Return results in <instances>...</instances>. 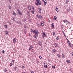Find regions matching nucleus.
<instances>
[{
  "label": "nucleus",
  "instance_id": "25",
  "mask_svg": "<svg viewBox=\"0 0 73 73\" xmlns=\"http://www.w3.org/2000/svg\"><path fill=\"white\" fill-rule=\"evenodd\" d=\"M4 27L5 28H7V26L6 25H4Z\"/></svg>",
  "mask_w": 73,
  "mask_h": 73
},
{
  "label": "nucleus",
  "instance_id": "48",
  "mask_svg": "<svg viewBox=\"0 0 73 73\" xmlns=\"http://www.w3.org/2000/svg\"><path fill=\"white\" fill-rule=\"evenodd\" d=\"M42 36L43 38H44V35H42Z\"/></svg>",
  "mask_w": 73,
  "mask_h": 73
},
{
  "label": "nucleus",
  "instance_id": "28",
  "mask_svg": "<svg viewBox=\"0 0 73 73\" xmlns=\"http://www.w3.org/2000/svg\"><path fill=\"white\" fill-rule=\"evenodd\" d=\"M38 10L39 11H41V8L40 7H38Z\"/></svg>",
  "mask_w": 73,
  "mask_h": 73
},
{
  "label": "nucleus",
  "instance_id": "34",
  "mask_svg": "<svg viewBox=\"0 0 73 73\" xmlns=\"http://www.w3.org/2000/svg\"><path fill=\"white\" fill-rule=\"evenodd\" d=\"M13 14L14 15H16V13H15V12H14L13 13Z\"/></svg>",
  "mask_w": 73,
  "mask_h": 73
},
{
  "label": "nucleus",
  "instance_id": "35",
  "mask_svg": "<svg viewBox=\"0 0 73 73\" xmlns=\"http://www.w3.org/2000/svg\"><path fill=\"white\" fill-rule=\"evenodd\" d=\"M31 32H33V29H31Z\"/></svg>",
  "mask_w": 73,
  "mask_h": 73
},
{
  "label": "nucleus",
  "instance_id": "8",
  "mask_svg": "<svg viewBox=\"0 0 73 73\" xmlns=\"http://www.w3.org/2000/svg\"><path fill=\"white\" fill-rule=\"evenodd\" d=\"M56 50L54 49H53L52 50V53H56Z\"/></svg>",
  "mask_w": 73,
  "mask_h": 73
},
{
  "label": "nucleus",
  "instance_id": "51",
  "mask_svg": "<svg viewBox=\"0 0 73 73\" xmlns=\"http://www.w3.org/2000/svg\"><path fill=\"white\" fill-rule=\"evenodd\" d=\"M9 1L10 3H11V0H9Z\"/></svg>",
  "mask_w": 73,
  "mask_h": 73
},
{
  "label": "nucleus",
  "instance_id": "31",
  "mask_svg": "<svg viewBox=\"0 0 73 73\" xmlns=\"http://www.w3.org/2000/svg\"><path fill=\"white\" fill-rule=\"evenodd\" d=\"M63 21H64V23H66V22L67 21L66 20H63Z\"/></svg>",
  "mask_w": 73,
  "mask_h": 73
},
{
  "label": "nucleus",
  "instance_id": "1",
  "mask_svg": "<svg viewBox=\"0 0 73 73\" xmlns=\"http://www.w3.org/2000/svg\"><path fill=\"white\" fill-rule=\"evenodd\" d=\"M36 1L35 3V5H36L37 6H38V5H41V1L40 0H36Z\"/></svg>",
  "mask_w": 73,
  "mask_h": 73
},
{
  "label": "nucleus",
  "instance_id": "24",
  "mask_svg": "<svg viewBox=\"0 0 73 73\" xmlns=\"http://www.w3.org/2000/svg\"><path fill=\"white\" fill-rule=\"evenodd\" d=\"M9 9H11V6L9 5Z\"/></svg>",
  "mask_w": 73,
  "mask_h": 73
},
{
  "label": "nucleus",
  "instance_id": "15",
  "mask_svg": "<svg viewBox=\"0 0 73 73\" xmlns=\"http://www.w3.org/2000/svg\"><path fill=\"white\" fill-rule=\"evenodd\" d=\"M12 18V20H13V21H15V17H13Z\"/></svg>",
  "mask_w": 73,
  "mask_h": 73
},
{
  "label": "nucleus",
  "instance_id": "13",
  "mask_svg": "<svg viewBox=\"0 0 73 73\" xmlns=\"http://www.w3.org/2000/svg\"><path fill=\"white\" fill-rule=\"evenodd\" d=\"M18 14L20 15V16H22V13L21 12H20L18 13Z\"/></svg>",
  "mask_w": 73,
  "mask_h": 73
},
{
  "label": "nucleus",
  "instance_id": "47",
  "mask_svg": "<svg viewBox=\"0 0 73 73\" xmlns=\"http://www.w3.org/2000/svg\"><path fill=\"white\" fill-rule=\"evenodd\" d=\"M31 73H34V72H33V71H31Z\"/></svg>",
  "mask_w": 73,
  "mask_h": 73
},
{
  "label": "nucleus",
  "instance_id": "20",
  "mask_svg": "<svg viewBox=\"0 0 73 73\" xmlns=\"http://www.w3.org/2000/svg\"><path fill=\"white\" fill-rule=\"evenodd\" d=\"M37 26L38 27H40V25L38 23H37Z\"/></svg>",
  "mask_w": 73,
  "mask_h": 73
},
{
  "label": "nucleus",
  "instance_id": "17",
  "mask_svg": "<svg viewBox=\"0 0 73 73\" xmlns=\"http://www.w3.org/2000/svg\"><path fill=\"white\" fill-rule=\"evenodd\" d=\"M55 10L56 11H57V12H58V8L57 7H56Z\"/></svg>",
  "mask_w": 73,
  "mask_h": 73
},
{
  "label": "nucleus",
  "instance_id": "29",
  "mask_svg": "<svg viewBox=\"0 0 73 73\" xmlns=\"http://www.w3.org/2000/svg\"><path fill=\"white\" fill-rule=\"evenodd\" d=\"M52 68H53V69H55V66H52Z\"/></svg>",
  "mask_w": 73,
  "mask_h": 73
},
{
  "label": "nucleus",
  "instance_id": "61",
  "mask_svg": "<svg viewBox=\"0 0 73 73\" xmlns=\"http://www.w3.org/2000/svg\"><path fill=\"white\" fill-rule=\"evenodd\" d=\"M66 0L68 2H69V0Z\"/></svg>",
  "mask_w": 73,
  "mask_h": 73
},
{
  "label": "nucleus",
  "instance_id": "49",
  "mask_svg": "<svg viewBox=\"0 0 73 73\" xmlns=\"http://www.w3.org/2000/svg\"><path fill=\"white\" fill-rule=\"evenodd\" d=\"M36 61H37V62H38H38H39V61H38V60H37Z\"/></svg>",
  "mask_w": 73,
  "mask_h": 73
},
{
  "label": "nucleus",
  "instance_id": "30",
  "mask_svg": "<svg viewBox=\"0 0 73 73\" xmlns=\"http://www.w3.org/2000/svg\"><path fill=\"white\" fill-rule=\"evenodd\" d=\"M17 11L18 12H20V9H17Z\"/></svg>",
  "mask_w": 73,
  "mask_h": 73
},
{
  "label": "nucleus",
  "instance_id": "54",
  "mask_svg": "<svg viewBox=\"0 0 73 73\" xmlns=\"http://www.w3.org/2000/svg\"><path fill=\"white\" fill-rule=\"evenodd\" d=\"M61 28H63V27H62V25H61Z\"/></svg>",
  "mask_w": 73,
  "mask_h": 73
},
{
  "label": "nucleus",
  "instance_id": "11",
  "mask_svg": "<svg viewBox=\"0 0 73 73\" xmlns=\"http://www.w3.org/2000/svg\"><path fill=\"white\" fill-rule=\"evenodd\" d=\"M53 19L54 20H56L57 17L56 16H55L53 18Z\"/></svg>",
  "mask_w": 73,
  "mask_h": 73
},
{
  "label": "nucleus",
  "instance_id": "50",
  "mask_svg": "<svg viewBox=\"0 0 73 73\" xmlns=\"http://www.w3.org/2000/svg\"><path fill=\"white\" fill-rule=\"evenodd\" d=\"M19 24H21V22H19Z\"/></svg>",
  "mask_w": 73,
  "mask_h": 73
},
{
  "label": "nucleus",
  "instance_id": "4",
  "mask_svg": "<svg viewBox=\"0 0 73 73\" xmlns=\"http://www.w3.org/2000/svg\"><path fill=\"white\" fill-rule=\"evenodd\" d=\"M38 43L39 45L41 46L42 45V43L41 42L38 41Z\"/></svg>",
  "mask_w": 73,
  "mask_h": 73
},
{
  "label": "nucleus",
  "instance_id": "56",
  "mask_svg": "<svg viewBox=\"0 0 73 73\" xmlns=\"http://www.w3.org/2000/svg\"><path fill=\"white\" fill-rule=\"evenodd\" d=\"M24 33H26V31H25V30L24 31Z\"/></svg>",
  "mask_w": 73,
  "mask_h": 73
},
{
  "label": "nucleus",
  "instance_id": "6",
  "mask_svg": "<svg viewBox=\"0 0 73 73\" xmlns=\"http://www.w3.org/2000/svg\"><path fill=\"white\" fill-rule=\"evenodd\" d=\"M40 26H44V23L43 22H42L40 24Z\"/></svg>",
  "mask_w": 73,
  "mask_h": 73
},
{
  "label": "nucleus",
  "instance_id": "26",
  "mask_svg": "<svg viewBox=\"0 0 73 73\" xmlns=\"http://www.w3.org/2000/svg\"><path fill=\"white\" fill-rule=\"evenodd\" d=\"M27 15L29 16V12L28 11H27Z\"/></svg>",
  "mask_w": 73,
  "mask_h": 73
},
{
  "label": "nucleus",
  "instance_id": "42",
  "mask_svg": "<svg viewBox=\"0 0 73 73\" xmlns=\"http://www.w3.org/2000/svg\"><path fill=\"white\" fill-rule=\"evenodd\" d=\"M62 57L63 58H65V56H64V55H63V56H62Z\"/></svg>",
  "mask_w": 73,
  "mask_h": 73
},
{
  "label": "nucleus",
  "instance_id": "57",
  "mask_svg": "<svg viewBox=\"0 0 73 73\" xmlns=\"http://www.w3.org/2000/svg\"><path fill=\"white\" fill-rule=\"evenodd\" d=\"M62 33L63 34H65V33L63 31H62Z\"/></svg>",
  "mask_w": 73,
  "mask_h": 73
},
{
  "label": "nucleus",
  "instance_id": "7",
  "mask_svg": "<svg viewBox=\"0 0 73 73\" xmlns=\"http://www.w3.org/2000/svg\"><path fill=\"white\" fill-rule=\"evenodd\" d=\"M28 9L30 11V10H31V7L30 6H28Z\"/></svg>",
  "mask_w": 73,
  "mask_h": 73
},
{
  "label": "nucleus",
  "instance_id": "44",
  "mask_svg": "<svg viewBox=\"0 0 73 73\" xmlns=\"http://www.w3.org/2000/svg\"><path fill=\"white\" fill-rule=\"evenodd\" d=\"M56 39L57 40H59V38H58V37H57L56 38Z\"/></svg>",
  "mask_w": 73,
  "mask_h": 73
},
{
  "label": "nucleus",
  "instance_id": "39",
  "mask_svg": "<svg viewBox=\"0 0 73 73\" xmlns=\"http://www.w3.org/2000/svg\"><path fill=\"white\" fill-rule=\"evenodd\" d=\"M53 35H56V33H55V32H53Z\"/></svg>",
  "mask_w": 73,
  "mask_h": 73
},
{
  "label": "nucleus",
  "instance_id": "45",
  "mask_svg": "<svg viewBox=\"0 0 73 73\" xmlns=\"http://www.w3.org/2000/svg\"><path fill=\"white\" fill-rule=\"evenodd\" d=\"M24 21H26V19L25 18L24 19Z\"/></svg>",
  "mask_w": 73,
  "mask_h": 73
},
{
  "label": "nucleus",
  "instance_id": "38",
  "mask_svg": "<svg viewBox=\"0 0 73 73\" xmlns=\"http://www.w3.org/2000/svg\"><path fill=\"white\" fill-rule=\"evenodd\" d=\"M24 27L25 28H27V26H26V25H24Z\"/></svg>",
  "mask_w": 73,
  "mask_h": 73
},
{
  "label": "nucleus",
  "instance_id": "64",
  "mask_svg": "<svg viewBox=\"0 0 73 73\" xmlns=\"http://www.w3.org/2000/svg\"><path fill=\"white\" fill-rule=\"evenodd\" d=\"M22 73H25V72H22Z\"/></svg>",
  "mask_w": 73,
  "mask_h": 73
},
{
  "label": "nucleus",
  "instance_id": "21",
  "mask_svg": "<svg viewBox=\"0 0 73 73\" xmlns=\"http://www.w3.org/2000/svg\"><path fill=\"white\" fill-rule=\"evenodd\" d=\"M34 38H37V36L36 35H34L33 36Z\"/></svg>",
  "mask_w": 73,
  "mask_h": 73
},
{
  "label": "nucleus",
  "instance_id": "10",
  "mask_svg": "<svg viewBox=\"0 0 73 73\" xmlns=\"http://www.w3.org/2000/svg\"><path fill=\"white\" fill-rule=\"evenodd\" d=\"M51 26L52 27H53V28H54V23H52L51 25Z\"/></svg>",
  "mask_w": 73,
  "mask_h": 73
},
{
  "label": "nucleus",
  "instance_id": "22",
  "mask_svg": "<svg viewBox=\"0 0 73 73\" xmlns=\"http://www.w3.org/2000/svg\"><path fill=\"white\" fill-rule=\"evenodd\" d=\"M5 33L6 35H8V32L6 30Z\"/></svg>",
  "mask_w": 73,
  "mask_h": 73
},
{
  "label": "nucleus",
  "instance_id": "55",
  "mask_svg": "<svg viewBox=\"0 0 73 73\" xmlns=\"http://www.w3.org/2000/svg\"><path fill=\"white\" fill-rule=\"evenodd\" d=\"M45 62H44V65H45Z\"/></svg>",
  "mask_w": 73,
  "mask_h": 73
},
{
  "label": "nucleus",
  "instance_id": "52",
  "mask_svg": "<svg viewBox=\"0 0 73 73\" xmlns=\"http://www.w3.org/2000/svg\"><path fill=\"white\" fill-rule=\"evenodd\" d=\"M63 35L65 37H66V36H65V34L64 33V34H63Z\"/></svg>",
  "mask_w": 73,
  "mask_h": 73
},
{
  "label": "nucleus",
  "instance_id": "27",
  "mask_svg": "<svg viewBox=\"0 0 73 73\" xmlns=\"http://www.w3.org/2000/svg\"><path fill=\"white\" fill-rule=\"evenodd\" d=\"M34 10H33L32 11H31V13H33V14H34Z\"/></svg>",
  "mask_w": 73,
  "mask_h": 73
},
{
  "label": "nucleus",
  "instance_id": "36",
  "mask_svg": "<svg viewBox=\"0 0 73 73\" xmlns=\"http://www.w3.org/2000/svg\"><path fill=\"white\" fill-rule=\"evenodd\" d=\"M38 11V12L40 13H41V11L39 10Z\"/></svg>",
  "mask_w": 73,
  "mask_h": 73
},
{
  "label": "nucleus",
  "instance_id": "19",
  "mask_svg": "<svg viewBox=\"0 0 73 73\" xmlns=\"http://www.w3.org/2000/svg\"><path fill=\"white\" fill-rule=\"evenodd\" d=\"M66 62H67V63H70V60H66Z\"/></svg>",
  "mask_w": 73,
  "mask_h": 73
},
{
  "label": "nucleus",
  "instance_id": "53",
  "mask_svg": "<svg viewBox=\"0 0 73 73\" xmlns=\"http://www.w3.org/2000/svg\"><path fill=\"white\" fill-rule=\"evenodd\" d=\"M12 62H14V60H12Z\"/></svg>",
  "mask_w": 73,
  "mask_h": 73
},
{
  "label": "nucleus",
  "instance_id": "18",
  "mask_svg": "<svg viewBox=\"0 0 73 73\" xmlns=\"http://www.w3.org/2000/svg\"><path fill=\"white\" fill-rule=\"evenodd\" d=\"M67 43H68L69 45H71V44L69 43V41L68 40V41H67Z\"/></svg>",
  "mask_w": 73,
  "mask_h": 73
},
{
  "label": "nucleus",
  "instance_id": "33",
  "mask_svg": "<svg viewBox=\"0 0 73 73\" xmlns=\"http://www.w3.org/2000/svg\"><path fill=\"white\" fill-rule=\"evenodd\" d=\"M10 66H12V63H10Z\"/></svg>",
  "mask_w": 73,
  "mask_h": 73
},
{
  "label": "nucleus",
  "instance_id": "59",
  "mask_svg": "<svg viewBox=\"0 0 73 73\" xmlns=\"http://www.w3.org/2000/svg\"><path fill=\"white\" fill-rule=\"evenodd\" d=\"M31 50V48H29V50Z\"/></svg>",
  "mask_w": 73,
  "mask_h": 73
},
{
  "label": "nucleus",
  "instance_id": "63",
  "mask_svg": "<svg viewBox=\"0 0 73 73\" xmlns=\"http://www.w3.org/2000/svg\"><path fill=\"white\" fill-rule=\"evenodd\" d=\"M72 56H73V52L72 53Z\"/></svg>",
  "mask_w": 73,
  "mask_h": 73
},
{
  "label": "nucleus",
  "instance_id": "60",
  "mask_svg": "<svg viewBox=\"0 0 73 73\" xmlns=\"http://www.w3.org/2000/svg\"><path fill=\"white\" fill-rule=\"evenodd\" d=\"M29 36H31V34L29 33Z\"/></svg>",
  "mask_w": 73,
  "mask_h": 73
},
{
  "label": "nucleus",
  "instance_id": "5",
  "mask_svg": "<svg viewBox=\"0 0 73 73\" xmlns=\"http://www.w3.org/2000/svg\"><path fill=\"white\" fill-rule=\"evenodd\" d=\"M43 1V2L44 3V5H46V0H42Z\"/></svg>",
  "mask_w": 73,
  "mask_h": 73
},
{
  "label": "nucleus",
  "instance_id": "16",
  "mask_svg": "<svg viewBox=\"0 0 73 73\" xmlns=\"http://www.w3.org/2000/svg\"><path fill=\"white\" fill-rule=\"evenodd\" d=\"M43 35H44V36H46V37H47V36H46V35L45 34V32H44L43 33Z\"/></svg>",
  "mask_w": 73,
  "mask_h": 73
},
{
  "label": "nucleus",
  "instance_id": "58",
  "mask_svg": "<svg viewBox=\"0 0 73 73\" xmlns=\"http://www.w3.org/2000/svg\"><path fill=\"white\" fill-rule=\"evenodd\" d=\"M22 68H24V66H23Z\"/></svg>",
  "mask_w": 73,
  "mask_h": 73
},
{
  "label": "nucleus",
  "instance_id": "9",
  "mask_svg": "<svg viewBox=\"0 0 73 73\" xmlns=\"http://www.w3.org/2000/svg\"><path fill=\"white\" fill-rule=\"evenodd\" d=\"M30 48L32 50H33V46L31 45L30 46Z\"/></svg>",
  "mask_w": 73,
  "mask_h": 73
},
{
  "label": "nucleus",
  "instance_id": "32",
  "mask_svg": "<svg viewBox=\"0 0 73 73\" xmlns=\"http://www.w3.org/2000/svg\"><path fill=\"white\" fill-rule=\"evenodd\" d=\"M14 69H15V70H17V67L16 66H15V67H14Z\"/></svg>",
  "mask_w": 73,
  "mask_h": 73
},
{
  "label": "nucleus",
  "instance_id": "23",
  "mask_svg": "<svg viewBox=\"0 0 73 73\" xmlns=\"http://www.w3.org/2000/svg\"><path fill=\"white\" fill-rule=\"evenodd\" d=\"M48 66H47V65H44V68H47V67Z\"/></svg>",
  "mask_w": 73,
  "mask_h": 73
},
{
  "label": "nucleus",
  "instance_id": "12",
  "mask_svg": "<svg viewBox=\"0 0 73 73\" xmlns=\"http://www.w3.org/2000/svg\"><path fill=\"white\" fill-rule=\"evenodd\" d=\"M55 47H58V44L57 43H55Z\"/></svg>",
  "mask_w": 73,
  "mask_h": 73
},
{
  "label": "nucleus",
  "instance_id": "2",
  "mask_svg": "<svg viewBox=\"0 0 73 73\" xmlns=\"http://www.w3.org/2000/svg\"><path fill=\"white\" fill-rule=\"evenodd\" d=\"M33 32L34 33H35V35L36 36H38V33H39L38 31H37L36 30H34L33 31Z\"/></svg>",
  "mask_w": 73,
  "mask_h": 73
},
{
  "label": "nucleus",
  "instance_id": "43",
  "mask_svg": "<svg viewBox=\"0 0 73 73\" xmlns=\"http://www.w3.org/2000/svg\"><path fill=\"white\" fill-rule=\"evenodd\" d=\"M57 56L58 57H60V56L59 55V54H58L57 55Z\"/></svg>",
  "mask_w": 73,
  "mask_h": 73
},
{
  "label": "nucleus",
  "instance_id": "14",
  "mask_svg": "<svg viewBox=\"0 0 73 73\" xmlns=\"http://www.w3.org/2000/svg\"><path fill=\"white\" fill-rule=\"evenodd\" d=\"M13 41L14 43H15V42H16V39L15 38H14Z\"/></svg>",
  "mask_w": 73,
  "mask_h": 73
},
{
  "label": "nucleus",
  "instance_id": "3",
  "mask_svg": "<svg viewBox=\"0 0 73 73\" xmlns=\"http://www.w3.org/2000/svg\"><path fill=\"white\" fill-rule=\"evenodd\" d=\"M36 16L37 17H38V18H39V19H42V17L40 15H36Z\"/></svg>",
  "mask_w": 73,
  "mask_h": 73
},
{
  "label": "nucleus",
  "instance_id": "46",
  "mask_svg": "<svg viewBox=\"0 0 73 73\" xmlns=\"http://www.w3.org/2000/svg\"><path fill=\"white\" fill-rule=\"evenodd\" d=\"M2 52L3 53H5V51H4V50H3L2 51Z\"/></svg>",
  "mask_w": 73,
  "mask_h": 73
},
{
  "label": "nucleus",
  "instance_id": "40",
  "mask_svg": "<svg viewBox=\"0 0 73 73\" xmlns=\"http://www.w3.org/2000/svg\"><path fill=\"white\" fill-rule=\"evenodd\" d=\"M39 58H40V59H41V58H42V57H41V56H39Z\"/></svg>",
  "mask_w": 73,
  "mask_h": 73
},
{
  "label": "nucleus",
  "instance_id": "37",
  "mask_svg": "<svg viewBox=\"0 0 73 73\" xmlns=\"http://www.w3.org/2000/svg\"><path fill=\"white\" fill-rule=\"evenodd\" d=\"M32 8L33 10H34V8L33 7V6H32Z\"/></svg>",
  "mask_w": 73,
  "mask_h": 73
},
{
  "label": "nucleus",
  "instance_id": "41",
  "mask_svg": "<svg viewBox=\"0 0 73 73\" xmlns=\"http://www.w3.org/2000/svg\"><path fill=\"white\" fill-rule=\"evenodd\" d=\"M4 72H7V69H5L4 70Z\"/></svg>",
  "mask_w": 73,
  "mask_h": 73
},
{
  "label": "nucleus",
  "instance_id": "62",
  "mask_svg": "<svg viewBox=\"0 0 73 73\" xmlns=\"http://www.w3.org/2000/svg\"><path fill=\"white\" fill-rule=\"evenodd\" d=\"M48 61L50 62V60L48 59Z\"/></svg>",
  "mask_w": 73,
  "mask_h": 73
}]
</instances>
